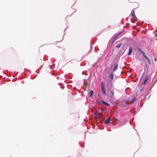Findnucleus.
Listing matches in <instances>:
<instances>
[{"label":"nucleus","mask_w":157,"mask_h":157,"mask_svg":"<svg viewBox=\"0 0 157 157\" xmlns=\"http://www.w3.org/2000/svg\"><path fill=\"white\" fill-rule=\"evenodd\" d=\"M118 105L119 106L124 107V108L128 107L129 106V104L123 99L119 101Z\"/></svg>","instance_id":"f257e3e1"},{"label":"nucleus","mask_w":157,"mask_h":157,"mask_svg":"<svg viewBox=\"0 0 157 157\" xmlns=\"http://www.w3.org/2000/svg\"><path fill=\"white\" fill-rule=\"evenodd\" d=\"M105 96H107V97L109 98V100L111 102H114L115 101V97L114 96L111 94L110 93V91H107L106 95Z\"/></svg>","instance_id":"f03ea898"},{"label":"nucleus","mask_w":157,"mask_h":157,"mask_svg":"<svg viewBox=\"0 0 157 157\" xmlns=\"http://www.w3.org/2000/svg\"><path fill=\"white\" fill-rule=\"evenodd\" d=\"M112 67H113L112 71L113 72L116 71L118 68V64L117 63V61H113L112 63L111 64Z\"/></svg>","instance_id":"7ed1b4c3"},{"label":"nucleus","mask_w":157,"mask_h":157,"mask_svg":"<svg viewBox=\"0 0 157 157\" xmlns=\"http://www.w3.org/2000/svg\"><path fill=\"white\" fill-rule=\"evenodd\" d=\"M101 92L105 96L106 95L107 93L105 90V83L103 81H102L101 83Z\"/></svg>","instance_id":"20e7f679"},{"label":"nucleus","mask_w":157,"mask_h":157,"mask_svg":"<svg viewBox=\"0 0 157 157\" xmlns=\"http://www.w3.org/2000/svg\"><path fill=\"white\" fill-rule=\"evenodd\" d=\"M106 87L107 88V91H110V90H111L112 88V82L108 81L107 82V83L106 85Z\"/></svg>","instance_id":"39448f33"},{"label":"nucleus","mask_w":157,"mask_h":157,"mask_svg":"<svg viewBox=\"0 0 157 157\" xmlns=\"http://www.w3.org/2000/svg\"><path fill=\"white\" fill-rule=\"evenodd\" d=\"M130 15L131 16L133 17V18L135 20V21H137L138 19L135 15V11L134 9L132 10V12Z\"/></svg>","instance_id":"423d86ee"},{"label":"nucleus","mask_w":157,"mask_h":157,"mask_svg":"<svg viewBox=\"0 0 157 157\" xmlns=\"http://www.w3.org/2000/svg\"><path fill=\"white\" fill-rule=\"evenodd\" d=\"M123 32H121L120 33H118L113 38V39L112 41V43L113 44L115 41V40H116V39L118 37V36H119Z\"/></svg>","instance_id":"0eeeda50"},{"label":"nucleus","mask_w":157,"mask_h":157,"mask_svg":"<svg viewBox=\"0 0 157 157\" xmlns=\"http://www.w3.org/2000/svg\"><path fill=\"white\" fill-rule=\"evenodd\" d=\"M149 77L148 76L146 75L142 83V85H145L147 83V81L149 79Z\"/></svg>","instance_id":"6e6552de"},{"label":"nucleus","mask_w":157,"mask_h":157,"mask_svg":"<svg viewBox=\"0 0 157 157\" xmlns=\"http://www.w3.org/2000/svg\"><path fill=\"white\" fill-rule=\"evenodd\" d=\"M108 78H110L109 81L112 82L114 78V74L113 73H111L108 76Z\"/></svg>","instance_id":"1a4fd4ad"},{"label":"nucleus","mask_w":157,"mask_h":157,"mask_svg":"<svg viewBox=\"0 0 157 157\" xmlns=\"http://www.w3.org/2000/svg\"><path fill=\"white\" fill-rule=\"evenodd\" d=\"M94 91L92 90H91L89 91V92H88V96L90 98L92 97L94 94Z\"/></svg>","instance_id":"9d476101"},{"label":"nucleus","mask_w":157,"mask_h":157,"mask_svg":"<svg viewBox=\"0 0 157 157\" xmlns=\"http://www.w3.org/2000/svg\"><path fill=\"white\" fill-rule=\"evenodd\" d=\"M96 102H98L99 104L100 105H101V106H102L104 104L105 101L103 100H102L101 101H99L98 100L96 99Z\"/></svg>","instance_id":"9b49d317"},{"label":"nucleus","mask_w":157,"mask_h":157,"mask_svg":"<svg viewBox=\"0 0 157 157\" xmlns=\"http://www.w3.org/2000/svg\"><path fill=\"white\" fill-rule=\"evenodd\" d=\"M132 50H133V48L132 46H130L128 52L127 54L128 55V56L130 55L132 52Z\"/></svg>","instance_id":"f8f14e48"},{"label":"nucleus","mask_w":157,"mask_h":157,"mask_svg":"<svg viewBox=\"0 0 157 157\" xmlns=\"http://www.w3.org/2000/svg\"><path fill=\"white\" fill-rule=\"evenodd\" d=\"M110 123V120L109 118H107L105 121V124H108Z\"/></svg>","instance_id":"ddd939ff"},{"label":"nucleus","mask_w":157,"mask_h":157,"mask_svg":"<svg viewBox=\"0 0 157 157\" xmlns=\"http://www.w3.org/2000/svg\"><path fill=\"white\" fill-rule=\"evenodd\" d=\"M155 84V82L152 81L150 83L149 86L150 87L152 88Z\"/></svg>","instance_id":"4468645a"},{"label":"nucleus","mask_w":157,"mask_h":157,"mask_svg":"<svg viewBox=\"0 0 157 157\" xmlns=\"http://www.w3.org/2000/svg\"><path fill=\"white\" fill-rule=\"evenodd\" d=\"M65 77L66 78H69L70 79H71L72 78V76L70 75V74H68L67 75H65Z\"/></svg>","instance_id":"2eb2a0df"},{"label":"nucleus","mask_w":157,"mask_h":157,"mask_svg":"<svg viewBox=\"0 0 157 157\" xmlns=\"http://www.w3.org/2000/svg\"><path fill=\"white\" fill-rule=\"evenodd\" d=\"M125 50H124V49H122V50H121V51L119 52V54L122 55L125 52Z\"/></svg>","instance_id":"dca6fc26"},{"label":"nucleus","mask_w":157,"mask_h":157,"mask_svg":"<svg viewBox=\"0 0 157 157\" xmlns=\"http://www.w3.org/2000/svg\"><path fill=\"white\" fill-rule=\"evenodd\" d=\"M145 59L147 60L149 64L150 65H151V61L149 58L147 56Z\"/></svg>","instance_id":"f3484780"},{"label":"nucleus","mask_w":157,"mask_h":157,"mask_svg":"<svg viewBox=\"0 0 157 157\" xmlns=\"http://www.w3.org/2000/svg\"><path fill=\"white\" fill-rule=\"evenodd\" d=\"M129 40L128 38H123L121 39V41H125L126 42H128Z\"/></svg>","instance_id":"a211bd4d"},{"label":"nucleus","mask_w":157,"mask_h":157,"mask_svg":"<svg viewBox=\"0 0 157 157\" xmlns=\"http://www.w3.org/2000/svg\"><path fill=\"white\" fill-rule=\"evenodd\" d=\"M122 43H120L118 44L116 46V48H119L122 45Z\"/></svg>","instance_id":"6ab92c4d"},{"label":"nucleus","mask_w":157,"mask_h":157,"mask_svg":"<svg viewBox=\"0 0 157 157\" xmlns=\"http://www.w3.org/2000/svg\"><path fill=\"white\" fill-rule=\"evenodd\" d=\"M143 56L145 58H146L147 57V56L146 55L145 52H144L143 51L141 53Z\"/></svg>","instance_id":"aec40b11"},{"label":"nucleus","mask_w":157,"mask_h":157,"mask_svg":"<svg viewBox=\"0 0 157 157\" xmlns=\"http://www.w3.org/2000/svg\"><path fill=\"white\" fill-rule=\"evenodd\" d=\"M136 100V98L135 97H134L132 98L131 100L132 103H133Z\"/></svg>","instance_id":"412c9836"},{"label":"nucleus","mask_w":157,"mask_h":157,"mask_svg":"<svg viewBox=\"0 0 157 157\" xmlns=\"http://www.w3.org/2000/svg\"><path fill=\"white\" fill-rule=\"evenodd\" d=\"M137 49L139 51V52H140L141 53L144 51L141 49V48H140L139 47H137Z\"/></svg>","instance_id":"4be33fe9"},{"label":"nucleus","mask_w":157,"mask_h":157,"mask_svg":"<svg viewBox=\"0 0 157 157\" xmlns=\"http://www.w3.org/2000/svg\"><path fill=\"white\" fill-rule=\"evenodd\" d=\"M110 93L112 95L114 96V91L113 90H110Z\"/></svg>","instance_id":"5701e85b"},{"label":"nucleus","mask_w":157,"mask_h":157,"mask_svg":"<svg viewBox=\"0 0 157 157\" xmlns=\"http://www.w3.org/2000/svg\"><path fill=\"white\" fill-rule=\"evenodd\" d=\"M104 105H105L106 106H109L110 105V104L109 103L105 101H104Z\"/></svg>","instance_id":"b1692460"},{"label":"nucleus","mask_w":157,"mask_h":157,"mask_svg":"<svg viewBox=\"0 0 157 157\" xmlns=\"http://www.w3.org/2000/svg\"><path fill=\"white\" fill-rule=\"evenodd\" d=\"M152 88L150 87L149 89H148V90L147 91V94H148L150 92H151V91Z\"/></svg>","instance_id":"393cba45"},{"label":"nucleus","mask_w":157,"mask_h":157,"mask_svg":"<svg viewBox=\"0 0 157 157\" xmlns=\"http://www.w3.org/2000/svg\"><path fill=\"white\" fill-rule=\"evenodd\" d=\"M79 144H80V146L82 147H84V144H80V142H79L78 143Z\"/></svg>","instance_id":"a878e982"},{"label":"nucleus","mask_w":157,"mask_h":157,"mask_svg":"<svg viewBox=\"0 0 157 157\" xmlns=\"http://www.w3.org/2000/svg\"><path fill=\"white\" fill-rule=\"evenodd\" d=\"M124 19L122 18L121 21V24H124V21H123Z\"/></svg>","instance_id":"bb28decb"},{"label":"nucleus","mask_w":157,"mask_h":157,"mask_svg":"<svg viewBox=\"0 0 157 157\" xmlns=\"http://www.w3.org/2000/svg\"><path fill=\"white\" fill-rule=\"evenodd\" d=\"M144 90V87H142L140 90V92H141L142 91Z\"/></svg>","instance_id":"cd10ccee"},{"label":"nucleus","mask_w":157,"mask_h":157,"mask_svg":"<svg viewBox=\"0 0 157 157\" xmlns=\"http://www.w3.org/2000/svg\"><path fill=\"white\" fill-rule=\"evenodd\" d=\"M98 97L100 98V99L102 98L101 97V96L99 94H98Z\"/></svg>","instance_id":"c85d7f7f"},{"label":"nucleus","mask_w":157,"mask_h":157,"mask_svg":"<svg viewBox=\"0 0 157 157\" xmlns=\"http://www.w3.org/2000/svg\"><path fill=\"white\" fill-rule=\"evenodd\" d=\"M96 63H97V62H96V63H94L92 65L93 67H94L96 65Z\"/></svg>","instance_id":"c756f323"},{"label":"nucleus","mask_w":157,"mask_h":157,"mask_svg":"<svg viewBox=\"0 0 157 157\" xmlns=\"http://www.w3.org/2000/svg\"><path fill=\"white\" fill-rule=\"evenodd\" d=\"M130 21H131V22L132 23H135V21H133L131 19L130 20Z\"/></svg>","instance_id":"7c9ffc66"},{"label":"nucleus","mask_w":157,"mask_h":157,"mask_svg":"<svg viewBox=\"0 0 157 157\" xmlns=\"http://www.w3.org/2000/svg\"><path fill=\"white\" fill-rule=\"evenodd\" d=\"M100 110L102 113H103L104 112V109H102L101 108L100 109Z\"/></svg>","instance_id":"2f4dec72"},{"label":"nucleus","mask_w":157,"mask_h":157,"mask_svg":"<svg viewBox=\"0 0 157 157\" xmlns=\"http://www.w3.org/2000/svg\"><path fill=\"white\" fill-rule=\"evenodd\" d=\"M154 60L155 61H157V59L156 58H154Z\"/></svg>","instance_id":"473e14b6"},{"label":"nucleus","mask_w":157,"mask_h":157,"mask_svg":"<svg viewBox=\"0 0 157 157\" xmlns=\"http://www.w3.org/2000/svg\"><path fill=\"white\" fill-rule=\"evenodd\" d=\"M82 74L83 75H85V74H84V71H82Z\"/></svg>","instance_id":"72a5a7b5"},{"label":"nucleus","mask_w":157,"mask_h":157,"mask_svg":"<svg viewBox=\"0 0 157 157\" xmlns=\"http://www.w3.org/2000/svg\"><path fill=\"white\" fill-rule=\"evenodd\" d=\"M36 72L37 73H39V72H37V70H36Z\"/></svg>","instance_id":"f704fd0d"},{"label":"nucleus","mask_w":157,"mask_h":157,"mask_svg":"<svg viewBox=\"0 0 157 157\" xmlns=\"http://www.w3.org/2000/svg\"><path fill=\"white\" fill-rule=\"evenodd\" d=\"M74 10H75V11H74V13H75L76 11V10L75 9H74Z\"/></svg>","instance_id":"c9c22d12"},{"label":"nucleus","mask_w":157,"mask_h":157,"mask_svg":"<svg viewBox=\"0 0 157 157\" xmlns=\"http://www.w3.org/2000/svg\"><path fill=\"white\" fill-rule=\"evenodd\" d=\"M35 78V77H33V78H32V77H31V79H33L34 78Z\"/></svg>","instance_id":"e433bc0d"},{"label":"nucleus","mask_w":157,"mask_h":157,"mask_svg":"<svg viewBox=\"0 0 157 157\" xmlns=\"http://www.w3.org/2000/svg\"><path fill=\"white\" fill-rule=\"evenodd\" d=\"M65 33L64 34V35H63V36H64V35ZM62 40L61 41H62Z\"/></svg>","instance_id":"4c0bfd02"},{"label":"nucleus","mask_w":157,"mask_h":157,"mask_svg":"<svg viewBox=\"0 0 157 157\" xmlns=\"http://www.w3.org/2000/svg\"><path fill=\"white\" fill-rule=\"evenodd\" d=\"M67 28V27H66V28L64 30V31H65V30Z\"/></svg>","instance_id":"58836bf2"},{"label":"nucleus","mask_w":157,"mask_h":157,"mask_svg":"<svg viewBox=\"0 0 157 157\" xmlns=\"http://www.w3.org/2000/svg\"><path fill=\"white\" fill-rule=\"evenodd\" d=\"M75 3H74L72 6H71V8H72V6L74 5Z\"/></svg>","instance_id":"ea45409f"},{"label":"nucleus","mask_w":157,"mask_h":157,"mask_svg":"<svg viewBox=\"0 0 157 157\" xmlns=\"http://www.w3.org/2000/svg\"><path fill=\"white\" fill-rule=\"evenodd\" d=\"M115 120H116V121H118V120L117 119H115Z\"/></svg>","instance_id":"a19ab883"},{"label":"nucleus","mask_w":157,"mask_h":157,"mask_svg":"<svg viewBox=\"0 0 157 157\" xmlns=\"http://www.w3.org/2000/svg\"><path fill=\"white\" fill-rule=\"evenodd\" d=\"M59 77H57V79H58L59 78Z\"/></svg>","instance_id":"79ce46f5"},{"label":"nucleus","mask_w":157,"mask_h":157,"mask_svg":"<svg viewBox=\"0 0 157 157\" xmlns=\"http://www.w3.org/2000/svg\"><path fill=\"white\" fill-rule=\"evenodd\" d=\"M61 41H60L59 42H60ZM57 42H59V41H57Z\"/></svg>","instance_id":"37998d69"},{"label":"nucleus","mask_w":157,"mask_h":157,"mask_svg":"<svg viewBox=\"0 0 157 157\" xmlns=\"http://www.w3.org/2000/svg\"><path fill=\"white\" fill-rule=\"evenodd\" d=\"M61 87V88L63 89V88H62Z\"/></svg>","instance_id":"c03bdc74"},{"label":"nucleus","mask_w":157,"mask_h":157,"mask_svg":"<svg viewBox=\"0 0 157 157\" xmlns=\"http://www.w3.org/2000/svg\"><path fill=\"white\" fill-rule=\"evenodd\" d=\"M125 44H124L123 46H124Z\"/></svg>","instance_id":"a18cd8bd"}]
</instances>
